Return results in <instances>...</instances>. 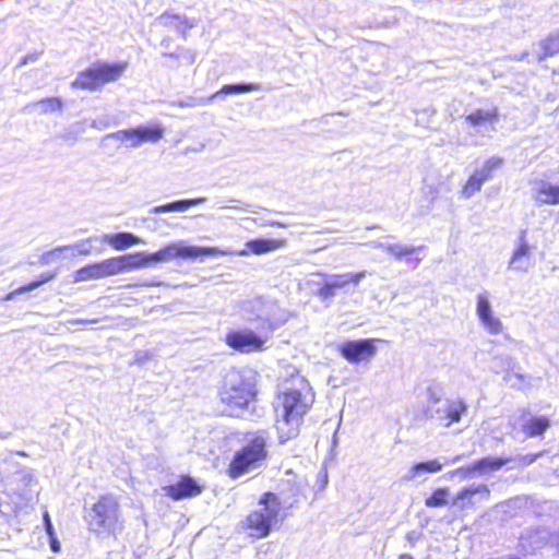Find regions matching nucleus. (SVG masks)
<instances>
[{
	"label": "nucleus",
	"mask_w": 559,
	"mask_h": 559,
	"mask_svg": "<svg viewBox=\"0 0 559 559\" xmlns=\"http://www.w3.org/2000/svg\"><path fill=\"white\" fill-rule=\"evenodd\" d=\"M44 521H45V524L46 523H51L49 514L47 512H45V514H44Z\"/></svg>",
	"instance_id": "obj_45"
},
{
	"label": "nucleus",
	"mask_w": 559,
	"mask_h": 559,
	"mask_svg": "<svg viewBox=\"0 0 559 559\" xmlns=\"http://www.w3.org/2000/svg\"><path fill=\"white\" fill-rule=\"evenodd\" d=\"M313 401L314 396L310 390L302 392L289 389L278 395L275 411L280 443H286L299 435L302 417L309 411Z\"/></svg>",
	"instance_id": "obj_1"
},
{
	"label": "nucleus",
	"mask_w": 559,
	"mask_h": 559,
	"mask_svg": "<svg viewBox=\"0 0 559 559\" xmlns=\"http://www.w3.org/2000/svg\"><path fill=\"white\" fill-rule=\"evenodd\" d=\"M206 198H195V199H183L173 201L167 204L158 205L148 211L150 214H160V213H169V212H185L191 206L199 205L204 203Z\"/></svg>",
	"instance_id": "obj_21"
},
{
	"label": "nucleus",
	"mask_w": 559,
	"mask_h": 559,
	"mask_svg": "<svg viewBox=\"0 0 559 559\" xmlns=\"http://www.w3.org/2000/svg\"><path fill=\"white\" fill-rule=\"evenodd\" d=\"M140 267L139 254H127L85 265L73 274L75 283L99 280Z\"/></svg>",
	"instance_id": "obj_6"
},
{
	"label": "nucleus",
	"mask_w": 559,
	"mask_h": 559,
	"mask_svg": "<svg viewBox=\"0 0 559 559\" xmlns=\"http://www.w3.org/2000/svg\"><path fill=\"white\" fill-rule=\"evenodd\" d=\"M241 202L237 200H230V201H218L217 205L221 209H240Z\"/></svg>",
	"instance_id": "obj_39"
},
{
	"label": "nucleus",
	"mask_w": 559,
	"mask_h": 559,
	"mask_svg": "<svg viewBox=\"0 0 559 559\" xmlns=\"http://www.w3.org/2000/svg\"><path fill=\"white\" fill-rule=\"evenodd\" d=\"M451 476L452 477L456 476L462 479H472L475 476H477V474H476V471H474V468H473V463H471L467 466H463V467H459V468L454 469L453 472H451Z\"/></svg>",
	"instance_id": "obj_36"
},
{
	"label": "nucleus",
	"mask_w": 559,
	"mask_h": 559,
	"mask_svg": "<svg viewBox=\"0 0 559 559\" xmlns=\"http://www.w3.org/2000/svg\"><path fill=\"white\" fill-rule=\"evenodd\" d=\"M127 68L126 63L97 62L81 71L71 83L75 90L98 91L106 84L118 81Z\"/></svg>",
	"instance_id": "obj_7"
},
{
	"label": "nucleus",
	"mask_w": 559,
	"mask_h": 559,
	"mask_svg": "<svg viewBox=\"0 0 559 559\" xmlns=\"http://www.w3.org/2000/svg\"><path fill=\"white\" fill-rule=\"evenodd\" d=\"M461 459H462V455H456L451 461H444V463H456V462L461 461Z\"/></svg>",
	"instance_id": "obj_44"
},
{
	"label": "nucleus",
	"mask_w": 559,
	"mask_h": 559,
	"mask_svg": "<svg viewBox=\"0 0 559 559\" xmlns=\"http://www.w3.org/2000/svg\"><path fill=\"white\" fill-rule=\"evenodd\" d=\"M87 525L97 535L115 533L119 525L117 500L110 495L100 496L92 507Z\"/></svg>",
	"instance_id": "obj_8"
},
{
	"label": "nucleus",
	"mask_w": 559,
	"mask_h": 559,
	"mask_svg": "<svg viewBox=\"0 0 559 559\" xmlns=\"http://www.w3.org/2000/svg\"><path fill=\"white\" fill-rule=\"evenodd\" d=\"M502 165V159L499 157H491L485 162L480 169H476L473 175L477 176L481 182H485L491 178V174L495 169Z\"/></svg>",
	"instance_id": "obj_29"
},
{
	"label": "nucleus",
	"mask_w": 559,
	"mask_h": 559,
	"mask_svg": "<svg viewBox=\"0 0 559 559\" xmlns=\"http://www.w3.org/2000/svg\"><path fill=\"white\" fill-rule=\"evenodd\" d=\"M243 441L242 448L235 453L228 467L231 478H238L245 473L261 468L269 456L270 432L267 430L247 432Z\"/></svg>",
	"instance_id": "obj_2"
},
{
	"label": "nucleus",
	"mask_w": 559,
	"mask_h": 559,
	"mask_svg": "<svg viewBox=\"0 0 559 559\" xmlns=\"http://www.w3.org/2000/svg\"><path fill=\"white\" fill-rule=\"evenodd\" d=\"M255 383L251 371L228 372L221 392L222 402L234 409L247 408L255 396Z\"/></svg>",
	"instance_id": "obj_4"
},
{
	"label": "nucleus",
	"mask_w": 559,
	"mask_h": 559,
	"mask_svg": "<svg viewBox=\"0 0 559 559\" xmlns=\"http://www.w3.org/2000/svg\"><path fill=\"white\" fill-rule=\"evenodd\" d=\"M466 411L467 406L462 400L444 399L440 384L432 383L427 388L425 414L428 418L444 421V426L450 427L453 423H459Z\"/></svg>",
	"instance_id": "obj_3"
},
{
	"label": "nucleus",
	"mask_w": 559,
	"mask_h": 559,
	"mask_svg": "<svg viewBox=\"0 0 559 559\" xmlns=\"http://www.w3.org/2000/svg\"><path fill=\"white\" fill-rule=\"evenodd\" d=\"M550 427V420L545 416L530 417L522 425V431L528 438L543 436Z\"/></svg>",
	"instance_id": "obj_22"
},
{
	"label": "nucleus",
	"mask_w": 559,
	"mask_h": 559,
	"mask_svg": "<svg viewBox=\"0 0 559 559\" xmlns=\"http://www.w3.org/2000/svg\"><path fill=\"white\" fill-rule=\"evenodd\" d=\"M280 509L281 503L277 496L265 492L259 501V508L247 516V526L252 531V536L258 538L267 536L277 519Z\"/></svg>",
	"instance_id": "obj_9"
},
{
	"label": "nucleus",
	"mask_w": 559,
	"mask_h": 559,
	"mask_svg": "<svg viewBox=\"0 0 559 559\" xmlns=\"http://www.w3.org/2000/svg\"><path fill=\"white\" fill-rule=\"evenodd\" d=\"M490 490L487 485H472L463 487L452 499L451 509L463 512L474 509L480 500H488Z\"/></svg>",
	"instance_id": "obj_12"
},
{
	"label": "nucleus",
	"mask_w": 559,
	"mask_h": 559,
	"mask_svg": "<svg viewBox=\"0 0 559 559\" xmlns=\"http://www.w3.org/2000/svg\"><path fill=\"white\" fill-rule=\"evenodd\" d=\"M511 457H493V456H485L475 462H473V468L476 471L478 477L485 476L490 472H497L502 468L508 463H511Z\"/></svg>",
	"instance_id": "obj_20"
},
{
	"label": "nucleus",
	"mask_w": 559,
	"mask_h": 559,
	"mask_svg": "<svg viewBox=\"0 0 559 559\" xmlns=\"http://www.w3.org/2000/svg\"><path fill=\"white\" fill-rule=\"evenodd\" d=\"M369 246L374 248V249H382V250L385 251V246H389V242H383V241L374 240V241L369 242Z\"/></svg>",
	"instance_id": "obj_41"
},
{
	"label": "nucleus",
	"mask_w": 559,
	"mask_h": 559,
	"mask_svg": "<svg viewBox=\"0 0 559 559\" xmlns=\"http://www.w3.org/2000/svg\"><path fill=\"white\" fill-rule=\"evenodd\" d=\"M532 198L537 205H557L559 204V186L548 181L539 180L535 182Z\"/></svg>",
	"instance_id": "obj_19"
},
{
	"label": "nucleus",
	"mask_w": 559,
	"mask_h": 559,
	"mask_svg": "<svg viewBox=\"0 0 559 559\" xmlns=\"http://www.w3.org/2000/svg\"><path fill=\"white\" fill-rule=\"evenodd\" d=\"M228 254L216 247H197L188 246L183 241L171 242L154 253H145L142 251V267L168 262L174 259H183L194 261L202 257H217Z\"/></svg>",
	"instance_id": "obj_5"
},
{
	"label": "nucleus",
	"mask_w": 559,
	"mask_h": 559,
	"mask_svg": "<svg viewBox=\"0 0 559 559\" xmlns=\"http://www.w3.org/2000/svg\"><path fill=\"white\" fill-rule=\"evenodd\" d=\"M202 489L203 487L191 476H181L176 484L164 488L166 496L176 501L198 496Z\"/></svg>",
	"instance_id": "obj_15"
},
{
	"label": "nucleus",
	"mask_w": 559,
	"mask_h": 559,
	"mask_svg": "<svg viewBox=\"0 0 559 559\" xmlns=\"http://www.w3.org/2000/svg\"><path fill=\"white\" fill-rule=\"evenodd\" d=\"M255 91H263L262 86L257 83H237V84H227L224 85L219 92L216 94H241V93H249V92H255Z\"/></svg>",
	"instance_id": "obj_27"
},
{
	"label": "nucleus",
	"mask_w": 559,
	"mask_h": 559,
	"mask_svg": "<svg viewBox=\"0 0 559 559\" xmlns=\"http://www.w3.org/2000/svg\"><path fill=\"white\" fill-rule=\"evenodd\" d=\"M216 97H217V94H213L210 97L188 96L185 99L174 102L173 106H179V107H186V108L201 107V106L209 105Z\"/></svg>",
	"instance_id": "obj_31"
},
{
	"label": "nucleus",
	"mask_w": 559,
	"mask_h": 559,
	"mask_svg": "<svg viewBox=\"0 0 559 559\" xmlns=\"http://www.w3.org/2000/svg\"><path fill=\"white\" fill-rule=\"evenodd\" d=\"M194 19H188L179 14L164 13L154 21L155 27H168L176 31L183 38L187 37V32L197 26Z\"/></svg>",
	"instance_id": "obj_18"
},
{
	"label": "nucleus",
	"mask_w": 559,
	"mask_h": 559,
	"mask_svg": "<svg viewBox=\"0 0 559 559\" xmlns=\"http://www.w3.org/2000/svg\"><path fill=\"white\" fill-rule=\"evenodd\" d=\"M543 55L538 57V61H544L547 57H552L557 53H559V37H549L544 44H543Z\"/></svg>",
	"instance_id": "obj_34"
},
{
	"label": "nucleus",
	"mask_w": 559,
	"mask_h": 559,
	"mask_svg": "<svg viewBox=\"0 0 559 559\" xmlns=\"http://www.w3.org/2000/svg\"><path fill=\"white\" fill-rule=\"evenodd\" d=\"M531 247L526 240V230H522L519 236V243L513 251V254L509 262V269L527 272L531 266Z\"/></svg>",
	"instance_id": "obj_17"
},
{
	"label": "nucleus",
	"mask_w": 559,
	"mask_h": 559,
	"mask_svg": "<svg viewBox=\"0 0 559 559\" xmlns=\"http://www.w3.org/2000/svg\"><path fill=\"white\" fill-rule=\"evenodd\" d=\"M165 56L169 59L181 60L186 66H191L195 61V53L183 47H179L175 52L165 53Z\"/></svg>",
	"instance_id": "obj_33"
},
{
	"label": "nucleus",
	"mask_w": 559,
	"mask_h": 559,
	"mask_svg": "<svg viewBox=\"0 0 559 559\" xmlns=\"http://www.w3.org/2000/svg\"><path fill=\"white\" fill-rule=\"evenodd\" d=\"M476 312L480 322L490 334L496 335L502 331V322L499 318L492 314V309L487 292L477 296Z\"/></svg>",
	"instance_id": "obj_14"
},
{
	"label": "nucleus",
	"mask_w": 559,
	"mask_h": 559,
	"mask_svg": "<svg viewBox=\"0 0 559 559\" xmlns=\"http://www.w3.org/2000/svg\"><path fill=\"white\" fill-rule=\"evenodd\" d=\"M264 343L262 337L249 329L230 331L226 335V344L243 354L261 350Z\"/></svg>",
	"instance_id": "obj_13"
},
{
	"label": "nucleus",
	"mask_w": 559,
	"mask_h": 559,
	"mask_svg": "<svg viewBox=\"0 0 559 559\" xmlns=\"http://www.w3.org/2000/svg\"><path fill=\"white\" fill-rule=\"evenodd\" d=\"M239 255H247L248 254V251L247 250H242L240 252H238Z\"/></svg>",
	"instance_id": "obj_47"
},
{
	"label": "nucleus",
	"mask_w": 559,
	"mask_h": 559,
	"mask_svg": "<svg viewBox=\"0 0 559 559\" xmlns=\"http://www.w3.org/2000/svg\"><path fill=\"white\" fill-rule=\"evenodd\" d=\"M284 240H275V239H264L257 238L249 240L246 243L248 250H250L254 254H264L274 250H277L284 246Z\"/></svg>",
	"instance_id": "obj_24"
},
{
	"label": "nucleus",
	"mask_w": 559,
	"mask_h": 559,
	"mask_svg": "<svg viewBox=\"0 0 559 559\" xmlns=\"http://www.w3.org/2000/svg\"><path fill=\"white\" fill-rule=\"evenodd\" d=\"M543 455V452L535 454H526V455H518L515 457H511L512 462L516 463L518 466L524 467L533 464L539 456Z\"/></svg>",
	"instance_id": "obj_37"
},
{
	"label": "nucleus",
	"mask_w": 559,
	"mask_h": 559,
	"mask_svg": "<svg viewBox=\"0 0 559 559\" xmlns=\"http://www.w3.org/2000/svg\"><path fill=\"white\" fill-rule=\"evenodd\" d=\"M407 539L411 542V543H414L415 540L418 539V534L416 532H409L407 534Z\"/></svg>",
	"instance_id": "obj_43"
},
{
	"label": "nucleus",
	"mask_w": 559,
	"mask_h": 559,
	"mask_svg": "<svg viewBox=\"0 0 559 559\" xmlns=\"http://www.w3.org/2000/svg\"><path fill=\"white\" fill-rule=\"evenodd\" d=\"M164 129L160 124L142 126V142L155 143L162 139Z\"/></svg>",
	"instance_id": "obj_32"
},
{
	"label": "nucleus",
	"mask_w": 559,
	"mask_h": 559,
	"mask_svg": "<svg viewBox=\"0 0 559 559\" xmlns=\"http://www.w3.org/2000/svg\"><path fill=\"white\" fill-rule=\"evenodd\" d=\"M499 112L497 107L488 109H476L465 117L466 123L480 131H492L498 121Z\"/></svg>",
	"instance_id": "obj_16"
},
{
	"label": "nucleus",
	"mask_w": 559,
	"mask_h": 559,
	"mask_svg": "<svg viewBox=\"0 0 559 559\" xmlns=\"http://www.w3.org/2000/svg\"><path fill=\"white\" fill-rule=\"evenodd\" d=\"M450 489L447 487L436 489L425 500V504L428 508H440L449 504Z\"/></svg>",
	"instance_id": "obj_28"
},
{
	"label": "nucleus",
	"mask_w": 559,
	"mask_h": 559,
	"mask_svg": "<svg viewBox=\"0 0 559 559\" xmlns=\"http://www.w3.org/2000/svg\"><path fill=\"white\" fill-rule=\"evenodd\" d=\"M49 542H50V548H51V550H52L53 552H56V554H57V552H59V551H60L61 546H60V543H59V540H58V538H57V535L50 536V537H49Z\"/></svg>",
	"instance_id": "obj_40"
},
{
	"label": "nucleus",
	"mask_w": 559,
	"mask_h": 559,
	"mask_svg": "<svg viewBox=\"0 0 559 559\" xmlns=\"http://www.w3.org/2000/svg\"><path fill=\"white\" fill-rule=\"evenodd\" d=\"M138 238L128 233H118L107 237V242L116 250H123L138 243Z\"/></svg>",
	"instance_id": "obj_25"
},
{
	"label": "nucleus",
	"mask_w": 559,
	"mask_h": 559,
	"mask_svg": "<svg viewBox=\"0 0 559 559\" xmlns=\"http://www.w3.org/2000/svg\"><path fill=\"white\" fill-rule=\"evenodd\" d=\"M340 354L350 364L369 361L377 353L376 340L347 341L338 346Z\"/></svg>",
	"instance_id": "obj_11"
},
{
	"label": "nucleus",
	"mask_w": 559,
	"mask_h": 559,
	"mask_svg": "<svg viewBox=\"0 0 559 559\" xmlns=\"http://www.w3.org/2000/svg\"><path fill=\"white\" fill-rule=\"evenodd\" d=\"M444 463H442L440 460L435 459L426 462H419L413 465L408 472L405 474L404 479L405 480H413L416 477L425 474V473H437L442 469Z\"/></svg>",
	"instance_id": "obj_23"
},
{
	"label": "nucleus",
	"mask_w": 559,
	"mask_h": 559,
	"mask_svg": "<svg viewBox=\"0 0 559 559\" xmlns=\"http://www.w3.org/2000/svg\"><path fill=\"white\" fill-rule=\"evenodd\" d=\"M323 276L324 281L318 290V296L322 300H329L332 299L338 290L346 292L349 285L357 286L367 276V271Z\"/></svg>",
	"instance_id": "obj_10"
},
{
	"label": "nucleus",
	"mask_w": 559,
	"mask_h": 559,
	"mask_svg": "<svg viewBox=\"0 0 559 559\" xmlns=\"http://www.w3.org/2000/svg\"><path fill=\"white\" fill-rule=\"evenodd\" d=\"M419 247H414L411 245H403L400 242L396 243H390L389 246H385V251L390 253L394 259L401 260L404 257L411 255L415 253Z\"/></svg>",
	"instance_id": "obj_30"
},
{
	"label": "nucleus",
	"mask_w": 559,
	"mask_h": 559,
	"mask_svg": "<svg viewBox=\"0 0 559 559\" xmlns=\"http://www.w3.org/2000/svg\"><path fill=\"white\" fill-rule=\"evenodd\" d=\"M150 284L148 283H143L142 282V286H148Z\"/></svg>",
	"instance_id": "obj_48"
},
{
	"label": "nucleus",
	"mask_w": 559,
	"mask_h": 559,
	"mask_svg": "<svg viewBox=\"0 0 559 559\" xmlns=\"http://www.w3.org/2000/svg\"><path fill=\"white\" fill-rule=\"evenodd\" d=\"M41 104H45L50 109H61L62 103L59 98L49 97L41 100Z\"/></svg>",
	"instance_id": "obj_38"
},
{
	"label": "nucleus",
	"mask_w": 559,
	"mask_h": 559,
	"mask_svg": "<svg viewBox=\"0 0 559 559\" xmlns=\"http://www.w3.org/2000/svg\"><path fill=\"white\" fill-rule=\"evenodd\" d=\"M399 559H414L411 555L403 554L399 557Z\"/></svg>",
	"instance_id": "obj_46"
},
{
	"label": "nucleus",
	"mask_w": 559,
	"mask_h": 559,
	"mask_svg": "<svg viewBox=\"0 0 559 559\" xmlns=\"http://www.w3.org/2000/svg\"><path fill=\"white\" fill-rule=\"evenodd\" d=\"M484 182H481L477 176L472 175L468 180L466 181L465 186L462 190V195L464 199L472 198L476 192L480 191L481 186Z\"/></svg>",
	"instance_id": "obj_35"
},
{
	"label": "nucleus",
	"mask_w": 559,
	"mask_h": 559,
	"mask_svg": "<svg viewBox=\"0 0 559 559\" xmlns=\"http://www.w3.org/2000/svg\"><path fill=\"white\" fill-rule=\"evenodd\" d=\"M45 528H46V532H47L49 537L56 535L53 526H52L51 523H46Z\"/></svg>",
	"instance_id": "obj_42"
},
{
	"label": "nucleus",
	"mask_w": 559,
	"mask_h": 559,
	"mask_svg": "<svg viewBox=\"0 0 559 559\" xmlns=\"http://www.w3.org/2000/svg\"><path fill=\"white\" fill-rule=\"evenodd\" d=\"M55 277H56V272H50V273L41 274L37 280H35L33 282H29L28 284L23 285V286L16 288V289H14L10 294H8L7 299H11L15 295H21V294L31 292L33 289H36L40 285L46 284V283L52 281Z\"/></svg>",
	"instance_id": "obj_26"
}]
</instances>
